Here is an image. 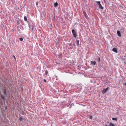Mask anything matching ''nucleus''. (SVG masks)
Wrapping results in <instances>:
<instances>
[{"instance_id":"nucleus-1","label":"nucleus","mask_w":126,"mask_h":126,"mask_svg":"<svg viewBox=\"0 0 126 126\" xmlns=\"http://www.w3.org/2000/svg\"><path fill=\"white\" fill-rule=\"evenodd\" d=\"M96 2L98 3L99 8L101 9H103L104 8L102 6V5L101 4L100 1H97Z\"/></svg>"},{"instance_id":"nucleus-2","label":"nucleus","mask_w":126,"mask_h":126,"mask_svg":"<svg viewBox=\"0 0 126 126\" xmlns=\"http://www.w3.org/2000/svg\"><path fill=\"white\" fill-rule=\"evenodd\" d=\"M72 32L75 38L77 36V35L75 30H73L72 31Z\"/></svg>"},{"instance_id":"nucleus-3","label":"nucleus","mask_w":126,"mask_h":126,"mask_svg":"<svg viewBox=\"0 0 126 126\" xmlns=\"http://www.w3.org/2000/svg\"><path fill=\"white\" fill-rule=\"evenodd\" d=\"M109 87H107V88L105 89H103V90L102 91V92L104 94L109 89Z\"/></svg>"},{"instance_id":"nucleus-4","label":"nucleus","mask_w":126,"mask_h":126,"mask_svg":"<svg viewBox=\"0 0 126 126\" xmlns=\"http://www.w3.org/2000/svg\"><path fill=\"white\" fill-rule=\"evenodd\" d=\"M112 50L114 52H116V53H117L118 52V51H117V49L116 48L114 47V48L112 49Z\"/></svg>"},{"instance_id":"nucleus-5","label":"nucleus","mask_w":126,"mask_h":126,"mask_svg":"<svg viewBox=\"0 0 126 126\" xmlns=\"http://www.w3.org/2000/svg\"><path fill=\"white\" fill-rule=\"evenodd\" d=\"M91 63L92 65H95L96 64V62L95 61H91Z\"/></svg>"},{"instance_id":"nucleus-6","label":"nucleus","mask_w":126,"mask_h":126,"mask_svg":"<svg viewBox=\"0 0 126 126\" xmlns=\"http://www.w3.org/2000/svg\"><path fill=\"white\" fill-rule=\"evenodd\" d=\"M117 32L118 36H119L121 37V35L120 32L119 31H117Z\"/></svg>"},{"instance_id":"nucleus-7","label":"nucleus","mask_w":126,"mask_h":126,"mask_svg":"<svg viewBox=\"0 0 126 126\" xmlns=\"http://www.w3.org/2000/svg\"><path fill=\"white\" fill-rule=\"evenodd\" d=\"M84 15L85 16V17L87 18L88 19V16L86 14V13L84 12Z\"/></svg>"},{"instance_id":"nucleus-8","label":"nucleus","mask_w":126,"mask_h":126,"mask_svg":"<svg viewBox=\"0 0 126 126\" xmlns=\"http://www.w3.org/2000/svg\"><path fill=\"white\" fill-rule=\"evenodd\" d=\"M58 5V4L57 2L55 3L54 4V6L55 7H56Z\"/></svg>"},{"instance_id":"nucleus-9","label":"nucleus","mask_w":126,"mask_h":126,"mask_svg":"<svg viewBox=\"0 0 126 126\" xmlns=\"http://www.w3.org/2000/svg\"><path fill=\"white\" fill-rule=\"evenodd\" d=\"M109 126H115V125L112 123H110Z\"/></svg>"},{"instance_id":"nucleus-10","label":"nucleus","mask_w":126,"mask_h":126,"mask_svg":"<svg viewBox=\"0 0 126 126\" xmlns=\"http://www.w3.org/2000/svg\"><path fill=\"white\" fill-rule=\"evenodd\" d=\"M24 20L25 21H26L27 20V17L26 16H25L24 17Z\"/></svg>"},{"instance_id":"nucleus-11","label":"nucleus","mask_w":126,"mask_h":126,"mask_svg":"<svg viewBox=\"0 0 126 126\" xmlns=\"http://www.w3.org/2000/svg\"><path fill=\"white\" fill-rule=\"evenodd\" d=\"M1 97L4 100H5V98L4 96L3 95H1Z\"/></svg>"},{"instance_id":"nucleus-12","label":"nucleus","mask_w":126,"mask_h":126,"mask_svg":"<svg viewBox=\"0 0 126 126\" xmlns=\"http://www.w3.org/2000/svg\"><path fill=\"white\" fill-rule=\"evenodd\" d=\"M112 120H115V121H117V119L116 118H112Z\"/></svg>"},{"instance_id":"nucleus-13","label":"nucleus","mask_w":126,"mask_h":126,"mask_svg":"<svg viewBox=\"0 0 126 126\" xmlns=\"http://www.w3.org/2000/svg\"><path fill=\"white\" fill-rule=\"evenodd\" d=\"M79 40H78L77 41V44L78 46H79Z\"/></svg>"},{"instance_id":"nucleus-14","label":"nucleus","mask_w":126,"mask_h":126,"mask_svg":"<svg viewBox=\"0 0 126 126\" xmlns=\"http://www.w3.org/2000/svg\"><path fill=\"white\" fill-rule=\"evenodd\" d=\"M23 119L22 117H20L19 118V120L21 121H22V120Z\"/></svg>"},{"instance_id":"nucleus-15","label":"nucleus","mask_w":126,"mask_h":126,"mask_svg":"<svg viewBox=\"0 0 126 126\" xmlns=\"http://www.w3.org/2000/svg\"><path fill=\"white\" fill-rule=\"evenodd\" d=\"M19 40L21 41H22L23 40V39L22 38H19Z\"/></svg>"},{"instance_id":"nucleus-16","label":"nucleus","mask_w":126,"mask_h":126,"mask_svg":"<svg viewBox=\"0 0 126 126\" xmlns=\"http://www.w3.org/2000/svg\"><path fill=\"white\" fill-rule=\"evenodd\" d=\"M4 93L6 95V92L5 90L4 91Z\"/></svg>"},{"instance_id":"nucleus-17","label":"nucleus","mask_w":126,"mask_h":126,"mask_svg":"<svg viewBox=\"0 0 126 126\" xmlns=\"http://www.w3.org/2000/svg\"><path fill=\"white\" fill-rule=\"evenodd\" d=\"M92 118H93L92 116H90V118L91 119H92Z\"/></svg>"},{"instance_id":"nucleus-18","label":"nucleus","mask_w":126,"mask_h":126,"mask_svg":"<svg viewBox=\"0 0 126 126\" xmlns=\"http://www.w3.org/2000/svg\"><path fill=\"white\" fill-rule=\"evenodd\" d=\"M120 8H121V9L123 8L122 6H121V5L120 6Z\"/></svg>"},{"instance_id":"nucleus-19","label":"nucleus","mask_w":126,"mask_h":126,"mask_svg":"<svg viewBox=\"0 0 126 126\" xmlns=\"http://www.w3.org/2000/svg\"><path fill=\"white\" fill-rule=\"evenodd\" d=\"M46 75L47 74V70L46 71Z\"/></svg>"},{"instance_id":"nucleus-20","label":"nucleus","mask_w":126,"mask_h":126,"mask_svg":"<svg viewBox=\"0 0 126 126\" xmlns=\"http://www.w3.org/2000/svg\"><path fill=\"white\" fill-rule=\"evenodd\" d=\"M14 57L15 59V60H16V57L14 55Z\"/></svg>"},{"instance_id":"nucleus-21","label":"nucleus","mask_w":126,"mask_h":126,"mask_svg":"<svg viewBox=\"0 0 126 126\" xmlns=\"http://www.w3.org/2000/svg\"><path fill=\"white\" fill-rule=\"evenodd\" d=\"M44 81L45 82H46L47 81L45 79H44Z\"/></svg>"},{"instance_id":"nucleus-22","label":"nucleus","mask_w":126,"mask_h":126,"mask_svg":"<svg viewBox=\"0 0 126 126\" xmlns=\"http://www.w3.org/2000/svg\"><path fill=\"white\" fill-rule=\"evenodd\" d=\"M98 60H99V62L100 61V58H99H99Z\"/></svg>"},{"instance_id":"nucleus-23","label":"nucleus","mask_w":126,"mask_h":126,"mask_svg":"<svg viewBox=\"0 0 126 126\" xmlns=\"http://www.w3.org/2000/svg\"><path fill=\"white\" fill-rule=\"evenodd\" d=\"M36 4L37 6V5H38V2H36Z\"/></svg>"},{"instance_id":"nucleus-24","label":"nucleus","mask_w":126,"mask_h":126,"mask_svg":"<svg viewBox=\"0 0 126 126\" xmlns=\"http://www.w3.org/2000/svg\"><path fill=\"white\" fill-rule=\"evenodd\" d=\"M125 84L126 86V82L125 83Z\"/></svg>"},{"instance_id":"nucleus-25","label":"nucleus","mask_w":126,"mask_h":126,"mask_svg":"<svg viewBox=\"0 0 126 126\" xmlns=\"http://www.w3.org/2000/svg\"><path fill=\"white\" fill-rule=\"evenodd\" d=\"M105 126H108V125H105Z\"/></svg>"},{"instance_id":"nucleus-26","label":"nucleus","mask_w":126,"mask_h":126,"mask_svg":"<svg viewBox=\"0 0 126 126\" xmlns=\"http://www.w3.org/2000/svg\"><path fill=\"white\" fill-rule=\"evenodd\" d=\"M108 123H109V121L107 122Z\"/></svg>"},{"instance_id":"nucleus-27","label":"nucleus","mask_w":126,"mask_h":126,"mask_svg":"<svg viewBox=\"0 0 126 126\" xmlns=\"http://www.w3.org/2000/svg\"><path fill=\"white\" fill-rule=\"evenodd\" d=\"M18 30V31H20V30H19H19Z\"/></svg>"},{"instance_id":"nucleus-28","label":"nucleus","mask_w":126,"mask_h":126,"mask_svg":"<svg viewBox=\"0 0 126 126\" xmlns=\"http://www.w3.org/2000/svg\"><path fill=\"white\" fill-rule=\"evenodd\" d=\"M33 28H32V30H33Z\"/></svg>"},{"instance_id":"nucleus-29","label":"nucleus","mask_w":126,"mask_h":126,"mask_svg":"<svg viewBox=\"0 0 126 126\" xmlns=\"http://www.w3.org/2000/svg\"><path fill=\"white\" fill-rule=\"evenodd\" d=\"M74 46H75V44H74Z\"/></svg>"}]
</instances>
